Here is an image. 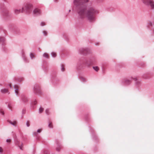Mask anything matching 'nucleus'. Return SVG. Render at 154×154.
<instances>
[{
	"mask_svg": "<svg viewBox=\"0 0 154 154\" xmlns=\"http://www.w3.org/2000/svg\"><path fill=\"white\" fill-rule=\"evenodd\" d=\"M88 0H74L73 2L74 5L77 8V13L79 19H83L86 17L88 20L90 22L95 20L94 14H97V11L93 8H90L88 11L83 4L87 2Z\"/></svg>",
	"mask_w": 154,
	"mask_h": 154,
	"instance_id": "obj_1",
	"label": "nucleus"
},
{
	"mask_svg": "<svg viewBox=\"0 0 154 154\" xmlns=\"http://www.w3.org/2000/svg\"><path fill=\"white\" fill-rule=\"evenodd\" d=\"M32 5L30 4L25 5L22 8L21 12H26L29 13L31 11V8Z\"/></svg>",
	"mask_w": 154,
	"mask_h": 154,
	"instance_id": "obj_2",
	"label": "nucleus"
},
{
	"mask_svg": "<svg viewBox=\"0 0 154 154\" xmlns=\"http://www.w3.org/2000/svg\"><path fill=\"white\" fill-rule=\"evenodd\" d=\"M142 2L146 5H149L151 8H154V2L152 0H142Z\"/></svg>",
	"mask_w": 154,
	"mask_h": 154,
	"instance_id": "obj_3",
	"label": "nucleus"
},
{
	"mask_svg": "<svg viewBox=\"0 0 154 154\" xmlns=\"http://www.w3.org/2000/svg\"><path fill=\"white\" fill-rule=\"evenodd\" d=\"M33 13L34 16H36L40 15L41 14V12L40 9L36 8L33 10Z\"/></svg>",
	"mask_w": 154,
	"mask_h": 154,
	"instance_id": "obj_4",
	"label": "nucleus"
},
{
	"mask_svg": "<svg viewBox=\"0 0 154 154\" xmlns=\"http://www.w3.org/2000/svg\"><path fill=\"white\" fill-rule=\"evenodd\" d=\"M1 92L3 94H5L8 92V90L6 88L2 89L1 90Z\"/></svg>",
	"mask_w": 154,
	"mask_h": 154,
	"instance_id": "obj_5",
	"label": "nucleus"
},
{
	"mask_svg": "<svg viewBox=\"0 0 154 154\" xmlns=\"http://www.w3.org/2000/svg\"><path fill=\"white\" fill-rule=\"evenodd\" d=\"M8 122L9 123L14 126H15L17 123V122L15 121H13L12 122L11 121L9 120L8 121Z\"/></svg>",
	"mask_w": 154,
	"mask_h": 154,
	"instance_id": "obj_6",
	"label": "nucleus"
},
{
	"mask_svg": "<svg viewBox=\"0 0 154 154\" xmlns=\"http://www.w3.org/2000/svg\"><path fill=\"white\" fill-rule=\"evenodd\" d=\"M22 101L24 103H26L28 100L27 97L24 95L22 96Z\"/></svg>",
	"mask_w": 154,
	"mask_h": 154,
	"instance_id": "obj_7",
	"label": "nucleus"
},
{
	"mask_svg": "<svg viewBox=\"0 0 154 154\" xmlns=\"http://www.w3.org/2000/svg\"><path fill=\"white\" fill-rule=\"evenodd\" d=\"M13 106V105L11 103H9L8 105V107L11 110L12 109V108Z\"/></svg>",
	"mask_w": 154,
	"mask_h": 154,
	"instance_id": "obj_8",
	"label": "nucleus"
},
{
	"mask_svg": "<svg viewBox=\"0 0 154 154\" xmlns=\"http://www.w3.org/2000/svg\"><path fill=\"white\" fill-rule=\"evenodd\" d=\"M20 9H15L14 11V12L16 14H17L20 12Z\"/></svg>",
	"mask_w": 154,
	"mask_h": 154,
	"instance_id": "obj_9",
	"label": "nucleus"
},
{
	"mask_svg": "<svg viewBox=\"0 0 154 154\" xmlns=\"http://www.w3.org/2000/svg\"><path fill=\"white\" fill-rule=\"evenodd\" d=\"M18 87L17 86H15V92L16 94L17 95L18 94V89L17 88Z\"/></svg>",
	"mask_w": 154,
	"mask_h": 154,
	"instance_id": "obj_10",
	"label": "nucleus"
},
{
	"mask_svg": "<svg viewBox=\"0 0 154 154\" xmlns=\"http://www.w3.org/2000/svg\"><path fill=\"white\" fill-rule=\"evenodd\" d=\"M43 56L47 58H48L49 56L48 54L44 53L43 54Z\"/></svg>",
	"mask_w": 154,
	"mask_h": 154,
	"instance_id": "obj_11",
	"label": "nucleus"
},
{
	"mask_svg": "<svg viewBox=\"0 0 154 154\" xmlns=\"http://www.w3.org/2000/svg\"><path fill=\"white\" fill-rule=\"evenodd\" d=\"M93 68L96 71H98L99 70V68L97 66H93Z\"/></svg>",
	"mask_w": 154,
	"mask_h": 154,
	"instance_id": "obj_12",
	"label": "nucleus"
},
{
	"mask_svg": "<svg viewBox=\"0 0 154 154\" xmlns=\"http://www.w3.org/2000/svg\"><path fill=\"white\" fill-rule=\"evenodd\" d=\"M8 14V12L7 11H5L3 12V14L4 15L7 16Z\"/></svg>",
	"mask_w": 154,
	"mask_h": 154,
	"instance_id": "obj_13",
	"label": "nucleus"
},
{
	"mask_svg": "<svg viewBox=\"0 0 154 154\" xmlns=\"http://www.w3.org/2000/svg\"><path fill=\"white\" fill-rule=\"evenodd\" d=\"M51 55L53 57H55L56 56V53L54 52H52Z\"/></svg>",
	"mask_w": 154,
	"mask_h": 154,
	"instance_id": "obj_14",
	"label": "nucleus"
},
{
	"mask_svg": "<svg viewBox=\"0 0 154 154\" xmlns=\"http://www.w3.org/2000/svg\"><path fill=\"white\" fill-rule=\"evenodd\" d=\"M30 57L32 59L33 58H35V56H34V54H32V53H31L30 54Z\"/></svg>",
	"mask_w": 154,
	"mask_h": 154,
	"instance_id": "obj_15",
	"label": "nucleus"
},
{
	"mask_svg": "<svg viewBox=\"0 0 154 154\" xmlns=\"http://www.w3.org/2000/svg\"><path fill=\"white\" fill-rule=\"evenodd\" d=\"M61 70L62 71H64V66L63 65H62L61 66Z\"/></svg>",
	"mask_w": 154,
	"mask_h": 154,
	"instance_id": "obj_16",
	"label": "nucleus"
},
{
	"mask_svg": "<svg viewBox=\"0 0 154 154\" xmlns=\"http://www.w3.org/2000/svg\"><path fill=\"white\" fill-rule=\"evenodd\" d=\"M43 109L42 108L40 107L39 110V112L40 113H42L43 112Z\"/></svg>",
	"mask_w": 154,
	"mask_h": 154,
	"instance_id": "obj_17",
	"label": "nucleus"
},
{
	"mask_svg": "<svg viewBox=\"0 0 154 154\" xmlns=\"http://www.w3.org/2000/svg\"><path fill=\"white\" fill-rule=\"evenodd\" d=\"M49 110L48 109H46L45 110L46 113L48 115L49 114Z\"/></svg>",
	"mask_w": 154,
	"mask_h": 154,
	"instance_id": "obj_18",
	"label": "nucleus"
},
{
	"mask_svg": "<svg viewBox=\"0 0 154 154\" xmlns=\"http://www.w3.org/2000/svg\"><path fill=\"white\" fill-rule=\"evenodd\" d=\"M125 83L126 84H129L130 83V81L128 80H126L125 81Z\"/></svg>",
	"mask_w": 154,
	"mask_h": 154,
	"instance_id": "obj_19",
	"label": "nucleus"
},
{
	"mask_svg": "<svg viewBox=\"0 0 154 154\" xmlns=\"http://www.w3.org/2000/svg\"><path fill=\"white\" fill-rule=\"evenodd\" d=\"M19 147H20V149L21 150H23V144H22L20 146H19Z\"/></svg>",
	"mask_w": 154,
	"mask_h": 154,
	"instance_id": "obj_20",
	"label": "nucleus"
},
{
	"mask_svg": "<svg viewBox=\"0 0 154 154\" xmlns=\"http://www.w3.org/2000/svg\"><path fill=\"white\" fill-rule=\"evenodd\" d=\"M45 25V23L44 22H42L41 23V26H44Z\"/></svg>",
	"mask_w": 154,
	"mask_h": 154,
	"instance_id": "obj_21",
	"label": "nucleus"
},
{
	"mask_svg": "<svg viewBox=\"0 0 154 154\" xmlns=\"http://www.w3.org/2000/svg\"><path fill=\"white\" fill-rule=\"evenodd\" d=\"M4 38L3 37H0V41H4Z\"/></svg>",
	"mask_w": 154,
	"mask_h": 154,
	"instance_id": "obj_22",
	"label": "nucleus"
},
{
	"mask_svg": "<svg viewBox=\"0 0 154 154\" xmlns=\"http://www.w3.org/2000/svg\"><path fill=\"white\" fill-rule=\"evenodd\" d=\"M43 33L44 35L45 36L47 35V32L46 31H43Z\"/></svg>",
	"mask_w": 154,
	"mask_h": 154,
	"instance_id": "obj_23",
	"label": "nucleus"
},
{
	"mask_svg": "<svg viewBox=\"0 0 154 154\" xmlns=\"http://www.w3.org/2000/svg\"><path fill=\"white\" fill-rule=\"evenodd\" d=\"M26 125L27 127H29L30 126V125L29 124V122L27 121L26 123Z\"/></svg>",
	"mask_w": 154,
	"mask_h": 154,
	"instance_id": "obj_24",
	"label": "nucleus"
},
{
	"mask_svg": "<svg viewBox=\"0 0 154 154\" xmlns=\"http://www.w3.org/2000/svg\"><path fill=\"white\" fill-rule=\"evenodd\" d=\"M48 126V127L50 128H52V126L51 124V123H50L49 124Z\"/></svg>",
	"mask_w": 154,
	"mask_h": 154,
	"instance_id": "obj_25",
	"label": "nucleus"
},
{
	"mask_svg": "<svg viewBox=\"0 0 154 154\" xmlns=\"http://www.w3.org/2000/svg\"><path fill=\"white\" fill-rule=\"evenodd\" d=\"M60 149V147H58L56 148V150L59 151Z\"/></svg>",
	"mask_w": 154,
	"mask_h": 154,
	"instance_id": "obj_26",
	"label": "nucleus"
},
{
	"mask_svg": "<svg viewBox=\"0 0 154 154\" xmlns=\"http://www.w3.org/2000/svg\"><path fill=\"white\" fill-rule=\"evenodd\" d=\"M81 79L83 82H84L85 81V79L83 78V77H81Z\"/></svg>",
	"mask_w": 154,
	"mask_h": 154,
	"instance_id": "obj_27",
	"label": "nucleus"
},
{
	"mask_svg": "<svg viewBox=\"0 0 154 154\" xmlns=\"http://www.w3.org/2000/svg\"><path fill=\"white\" fill-rule=\"evenodd\" d=\"M85 50L83 49H80V51H81V53H83V51L84 50Z\"/></svg>",
	"mask_w": 154,
	"mask_h": 154,
	"instance_id": "obj_28",
	"label": "nucleus"
},
{
	"mask_svg": "<svg viewBox=\"0 0 154 154\" xmlns=\"http://www.w3.org/2000/svg\"><path fill=\"white\" fill-rule=\"evenodd\" d=\"M41 131H42L41 129H38L37 130V132L38 133H40Z\"/></svg>",
	"mask_w": 154,
	"mask_h": 154,
	"instance_id": "obj_29",
	"label": "nucleus"
},
{
	"mask_svg": "<svg viewBox=\"0 0 154 154\" xmlns=\"http://www.w3.org/2000/svg\"><path fill=\"white\" fill-rule=\"evenodd\" d=\"M3 152V149L2 148L0 147V153H2Z\"/></svg>",
	"mask_w": 154,
	"mask_h": 154,
	"instance_id": "obj_30",
	"label": "nucleus"
},
{
	"mask_svg": "<svg viewBox=\"0 0 154 154\" xmlns=\"http://www.w3.org/2000/svg\"><path fill=\"white\" fill-rule=\"evenodd\" d=\"M0 113H1V114H2V115H4V112H3V111H2V110H1V111H0Z\"/></svg>",
	"mask_w": 154,
	"mask_h": 154,
	"instance_id": "obj_31",
	"label": "nucleus"
},
{
	"mask_svg": "<svg viewBox=\"0 0 154 154\" xmlns=\"http://www.w3.org/2000/svg\"><path fill=\"white\" fill-rule=\"evenodd\" d=\"M11 140L10 139H8L6 140V141L7 142H11Z\"/></svg>",
	"mask_w": 154,
	"mask_h": 154,
	"instance_id": "obj_32",
	"label": "nucleus"
},
{
	"mask_svg": "<svg viewBox=\"0 0 154 154\" xmlns=\"http://www.w3.org/2000/svg\"><path fill=\"white\" fill-rule=\"evenodd\" d=\"M37 133L36 132H35L33 133V134L34 135L36 136L37 135Z\"/></svg>",
	"mask_w": 154,
	"mask_h": 154,
	"instance_id": "obj_33",
	"label": "nucleus"
},
{
	"mask_svg": "<svg viewBox=\"0 0 154 154\" xmlns=\"http://www.w3.org/2000/svg\"><path fill=\"white\" fill-rule=\"evenodd\" d=\"M44 154H49V153L47 152H45Z\"/></svg>",
	"mask_w": 154,
	"mask_h": 154,
	"instance_id": "obj_34",
	"label": "nucleus"
},
{
	"mask_svg": "<svg viewBox=\"0 0 154 154\" xmlns=\"http://www.w3.org/2000/svg\"><path fill=\"white\" fill-rule=\"evenodd\" d=\"M9 86H10V88H12V86H11V84H9Z\"/></svg>",
	"mask_w": 154,
	"mask_h": 154,
	"instance_id": "obj_35",
	"label": "nucleus"
},
{
	"mask_svg": "<svg viewBox=\"0 0 154 154\" xmlns=\"http://www.w3.org/2000/svg\"><path fill=\"white\" fill-rule=\"evenodd\" d=\"M69 11H70V10H69Z\"/></svg>",
	"mask_w": 154,
	"mask_h": 154,
	"instance_id": "obj_36",
	"label": "nucleus"
},
{
	"mask_svg": "<svg viewBox=\"0 0 154 154\" xmlns=\"http://www.w3.org/2000/svg\"><path fill=\"white\" fill-rule=\"evenodd\" d=\"M57 0H56V1H57Z\"/></svg>",
	"mask_w": 154,
	"mask_h": 154,
	"instance_id": "obj_37",
	"label": "nucleus"
}]
</instances>
